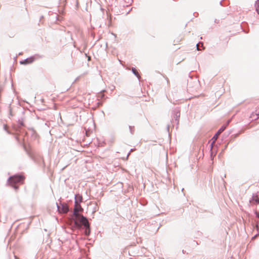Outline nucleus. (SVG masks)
Wrapping results in <instances>:
<instances>
[{
  "instance_id": "nucleus-1",
  "label": "nucleus",
  "mask_w": 259,
  "mask_h": 259,
  "mask_svg": "<svg viewBox=\"0 0 259 259\" xmlns=\"http://www.w3.org/2000/svg\"><path fill=\"white\" fill-rule=\"evenodd\" d=\"M24 179L23 176H15L10 178L9 183L12 186L14 187L15 189H17L18 187L15 186V184L18 183L22 184Z\"/></svg>"
},
{
  "instance_id": "nucleus-2",
  "label": "nucleus",
  "mask_w": 259,
  "mask_h": 259,
  "mask_svg": "<svg viewBox=\"0 0 259 259\" xmlns=\"http://www.w3.org/2000/svg\"><path fill=\"white\" fill-rule=\"evenodd\" d=\"M75 220L76 224H77V222H79L85 227H88L89 226L88 220L82 215H77V217H75Z\"/></svg>"
},
{
  "instance_id": "nucleus-3",
  "label": "nucleus",
  "mask_w": 259,
  "mask_h": 259,
  "mask_svg": "<svg viewBox=\"0 0 259 259\" xmlns=\"http://www.w3.org/2000/svg\"><path fill=\"white\" fill-rule=\"evenodd\" d=\"M58 210L59 212L65 213L68 211L69 208L66 204L63 203L60 204V205H58Z\"/></svg>"
},
{
  "instance_id": "nucleus-4",
  "label": "nucleus",
  "mask_w": 259,
  "mask_h": 259,
  "mask_svg": "<svg viewBox=\"0 0 259 259\" xmlns=\"http://www.w3.org/2000/svg\"><path fill=\"white\" fill-rule=\"evenodd\" d=\"M83 211V208L81 207L80 204H75L74 209V217H77V215H79V212H81Z\"/></svg>"
},
{
  "instance_id": "nucleus-5",
  "label": "nucleus",
  "mask_w": 259,
  "mask_h": 259,
  "mask_svg": "<svg viewBox=\"0 0 259 259\" xmlns=\"http://www.w3.org/2000/svg\"><path fill=\"white\" fill-rule=\"evenodd\" d=\"M225 127H221L218 131V132L215 134V135L212 137V138L211 139V141H212V144H211V146H212V145L215 143L216 140H217V139L218 138L219 135L224 131Z\"/></svg>"
},
{
  "instance_id": "nucleus-6",
  "label": "nucleus",
  "mask_w": 259,
  "mask_h": 259,
  "mask_svg": "<svg viewBox=\"0 0 259 259\" xmlns=\"http://www.w3.org/2000/svg\"><path fill=\"white\" fill-rule=\"evenodd\" d=\"M250 202L253 204H259V196L257 194H253Z\"/></svg>"
},
{
  "instance_id": "nucleus-7",
  "label": "nucleus",
  "mask_w": 259,
  "mask_h": 259,
  "mask_svg": "<svg viewBox=\"0 0 259 259\" xmlns=\"http://www.w3.org/2000/svg\"><path fill=\"white\" fill-rule=\"evenodd\" d=\"M82 201V197L79 194L76 195L75 197V204H80Z\"/></svg>"
},
{
  "instance_id": "nucleus-8",
  "label": "nucleus",
  "mask_w": 259,
  "mask_h": 259,
  "mask_svg": "<svg viewBox=\"0 0 259 259\" xmlns=\"http://www.w3.org/2000/svg\"><path fill=\"white\" fill-rule=\"evenodd\" d=\"M182 38L180 37H176L174 38L172 44L174 46L180 45V42L182 41Z\"/></svg>"
},
{
  "instance_id": "nucleus-9",
  "label": "nucleus",
  "mask_w": 259,
  "mask_h": 259,
  "mask_svg": "<svg viewBox=\"0 0 259 259\" xmlns=\"http://www.w3.org/2000/svg\"><path fill=\"white\" fill-rule=\"evenodd\" d=\"M33 61H34L33 58H29L26 59V60H25L23 61H21L20 62V63L22 64H30V63H32L33 62Z\"/></svg>"
},
{
  "instance_id": "nucleus-10",
  "label": "nucleus",
  "mask_w": 259,
  "mask_h": 259,
  "mask_svg": "<svg viewBox=\"0 0 259 259\" xmlns=\"http://www.w3.org/2000/svg\"><path fill=\"white\" fill-rule=\"evenodd\" d=\"M255 10L257 14L259 15V0H257L255 4Z\"/></svg>"
},
{
  "instance_id": "nucleus-11",
  "label": "nucleus",
  "mask_w": 259,
  "mask_h": 259,
  "mask_svg": "<svg viewBox=\"0 0 259 259\" xmlns=\"http://www.w3.org/2000/svg\"><path fill=\"white\" fill-rule=\"evenodd\" d=\"M85 228H86V229H85V233L87 235H89L90 232L89 226L88 227H85Z\"/></svg>"
},
{
  "instance_id": "nucleus-12",
  "label": "nucleus",
  "mask_w": 259,
  "mask_h": 259,
  "mask_svg": "<svg viewBox=\"0 0 259 259\" xmlns=\"http://www.w3.org/2000/svg\"><path fill=\"white\" fill-rule=\"evenodd\" d=\"M133 72L136 75H138V72L135 69H133Z\"/></svg>"
},
{
  "instance_id": "nucleus-13",
  "label": "nucleus",
  "mask_w": 259,
  "mask_h": 259,
  "mask_svg": "<svg viewBox=\"0 0 259 259\" xmlns=\"http://www.w3.org/2000/svg\"><path fill=\"white\" fill-rule=\"evenodd\" d=\"M255 114L257 116H259V108L258 109L256 110V111H255Z\"/></svg>"
},
{
  "instance_id": "nucleus-14",
  "label": "nucleus",
  "mask_w": 259,
  "mask_h": 259,
  "mask_svg": "<svg viewBox=\"0 0 259 259\" xmlns=\"http://www.w3.org/2000/svg\"><path fill=\"white\" fill-rule=\"evenodd\" d=\"M256 214V216L259 218V211L258 212H255Z\"/></svg>"
},
{
  "instance_id": "nucleus-15",
  "label": "nucleus",
  "mask_w": 259,
  "mask_h": 259,
  "mask_svg": "<svg viewBox=\"0 0 259 259\" xmlns=\"http://www.w3.org/2000/svg\"><path fill=\"white\" fill-rule=\"evenodd\" d=\"M253 116V113L252 114V117Z\"/></svg>"
}]
</instances>
